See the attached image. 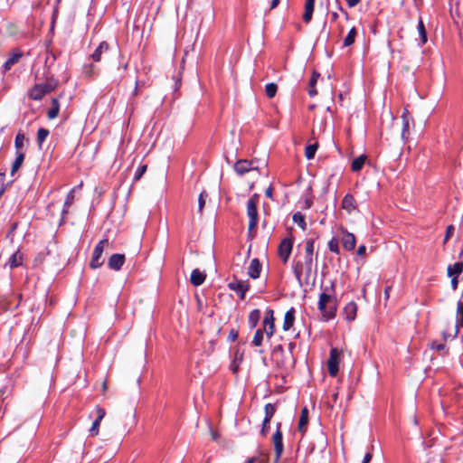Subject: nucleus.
<instances>
[{
	"instance_id": "nucleus-35",
	"label": "nucleus",
	"mask_w": 463,
	"mask_h": 463,
	"mask_svg": "<svg viewBox=\"0 0 463 463\" xmlns=\"http://www.w3.org/2000/svg\"><path fill=\"white\" fill-rule=\"evenodd\" d=\"M25 142V136L24 134L19 132L14 139V146L17 150V152H22L21 149L23 148Z\"/></svg>"
},
{
	"instance_id": "nucleus-19",
	"label": "nucleus",
	"mask_w": 463,
	"mask_h": 463,
	"mask_svg": "<svg viewBox=\"0 0 463 463\" xmlns=\"http://www.w3.org/2000/svg\"><path fill=\"white\" fill-rule=\"evenodd\" d=\"M109 50V46L108 43L101 42L97 49L94 51V52L91 54V58L94 61H99L101 60V55L103 53L108 52Z\"/></svg>"
},
{
	"instance_id": "nucleus-51",
	"label": "nucleus",
	"mask_w": 463,
	"mask_h": 463,
	"mask_svg": "<svg viewBox=\"0 0 463 463\" xmlns=\"http://www.w3.org/2000/svg\"><path fill=\"white\" fill-rule=\"evenodd\" d=\"M272 192H273V189L271 186H269L266 190H265V195L270 199H272Z\"/></svg>"
},
{
	"instance_id": "nucleus-44",
	"label": "nucleus",
	"mask_w": 463,
	"mask_h": 463,
	"mask_svg": "<svg viewBox=\"0 0 463 463\" xmlns=\"http://www.w3.org/2000/svg\"><path fill=\"white\" fill-rule=\"evenodd\" d=\"M146 165H141L137 167L134 175V180L138 181L146 171Z\"/></svg>"
},
{
	"instance_id": "nucleus-58",
	"label": "nucleus",
	"mask_w": 463,
	"mask_h": 463,
	"mask_svg": "<svg viewBox=\"0 0 463 463\" xmlns=\"http://www.w3.org/2000/svg\"><path fill=\"white\" fill-rule=\"evenodd\" d=\"M279 3V0H272L271 5H270V9H274L275 7H277Z\"/></svg>"
},
{
	"instance_id": "nucleus-27",
	"label": "nucleus",
	"mask_w": 463,
	"mask_h": 463,
	"mask_svg": "<svg viewBox=\"0 0 463 463\" xmlns=\"http://www.w3.org/2000/svg\"><path fill=\"white\" fill-rule=\"evenodd\" d=\"M59 111H60L59 100L57 99H52V107L50 108V109L47 112L48 118L49 119L55 118L58 116Z\"/></svg>"
},
{
	"instance_id": "nucleus-49",
	"label": "nucleus",
	"mask_w": 463,
	"mask_h": 463,
	"mask_svg": "<svg viewBox=\"0 0 463 463\" xmlns=\"http://www.w3.org/2000/svg\"><path fill=\"white\" fill-rule=\"evenodd\" d=\"M345 1L347 3L348 6L350 8H352V7H354L355 5H357L361 0H345Z\"/></svg>"
},
{
	"instance_id": "nucleus-24",
	"label": "nucleus",
	"mask_w": 463,
	"mask_h": 463,
	"mask_svg": "<svg viewBox=\"0 0 463 463\" xmlns=\"http://www.w3.org/2000/svg\"><path fill=\"white\" fill-rule=\"evenodd\" d=\"M24 161V152H16V157L12 165L11 175H14L18 169L22 166Z\"/></svg>"
},
{
	"instance_id": "nucleus-63",
	"label": "nucleus",
	"mask_w": 463,
	"mask_h": 463,
	"mask_svg": "<svg viewBox=\"0 0 463 463\" xmlns=\"http://www.w3.org/2000/svg\"><path fill=\"white\" fill-rule=\"evenodd\" d=\"M107 388H108L107 383H106V382H104V383H103V384H102V390H103V392H105V391L107 390Z\"/></svg>"
},
{
	"instance_id": "nucleus-14",
	"label": "nucleus",
	"mask_w": 463,
	"mask_h": 463,
	"mask_svg": "<svg viewBox=\"0 0 463 463\" xmlns=\"http://www.w3.org/2000/svg\"><path fill=\"white\" fill-rule=\"evenodd\" d=\"M125 262V255L113 254L109 259L108 265L111 269L119 270Z\"/></svg>"
},
{
	"instance_id": "nucleus-59",
	"label": "nucleus",
	"mask_w": 463,
	"mask_h": 463,
	"mask_svg": "<svg viewBox=\"0 0 463 463\" xmlns=\"http://www.w3.org/2000/svg\"><path fill=\"white\" fill-rule=\"evenodd\" d=\"M408 128H409V122L405 121L404 124H403L402 137H404V134L408 130Z\"/></svg>"
},
{
	"instance_id": "nucleus-18",
	"label": "nucleus",
	"mask_w": 463,
	"mask_h": 463,
	"mask_svg": "<svg viewBox=\"0 0 463 463\" xmlns=\"http://www.w3.org/2000/svg\"><path fill=\"white\" fill-rule=\"evenodd\" d=\"M293 271L298 284L302 285V278L304 277L306 279V269L304 263L301 261H296L293 264Z\"/></svg>"
},
{
	"instance_id": "nucleus-1",
	"label": "nucleus",
	"mask_w": 463,
	"mask_h": 463,
	"mask_svg": "<svg viewBox=\"0 0 463 463\" xmlns=\"http://www.w3.org/2000/svg\"><path fill=\"white\" fill-rule=\"evenodd\" d=\"M317 307L326 320L332 319L336 314V300L334 296L323 292L319 296Z\"/></svg>"
},
{
	"instance_id": "nucleus-34",
	"label": "nucleus",
	"mask_w": 463,
	"mask_h": 463,
	"mask_svg": "<svg viewBox=\"0 0 463 463\" xmlns=\"http://www.w3.org/2000/svg\"><path fill=\"white\" fill-rule=\"evenodd\" d=\"M49 130L43 128L38 129L37 132V144L41 147L43 143L45 141L47 137L49 136Z\"/></svg>"
},
{
	"instance_id": "nucleus-45",
	"label": "nucleus",
	"mask_w": 463,
	"mask_h": 463,
	"mask_svg": "<svg viewBox=\"0 0 463 463\" xmlns=\"http://www.w3.org/2000/svg\"><path fill=\"white\" fill-rule=\"evenodd\" d=\"M418 30H419V33L420 35L421 43H425L427 42V34H426L423 22L421 20H420V22H419Z\"/></svg>"
},
{
	"instance_id": "nucleus-60",
	"label": "nucleus",
	"mask_w": 463,
	"mask_h": 463,
	"mask_svg": "<svg viewBox=\"0 0 463 463\" xmlns=\"http://www.w3.org/2000/svg\"><path fill=\"white\" fill-rule=\"evenodd\" d=\"M230 337L232 338V341H234L237 337V334L232 331L230 334Z\"/></svg>"
},
{
	"instance_id": "nucleus-40",
	"label": "nucleus",
	"mask_w": 463,
	"mask_h": 463,
	"mask_svg": "<svg viewBox=\"0 0 463 463\" xmlns=\"http://www.w3.org/2000/svg\"><path fill=\"white\" fill-rule=\"evenodd\" d=\"M278 90V87L275 83H268L265 87L266 95L271 99L273 98Z\"/></svg>"
},
{
	"instance_id": "nucleus-37",
	"label": "nucleus",
	"mask_w": 463,
	"mask_h": 463,
	"mask_svg": "<svg viewBox=\"0 0 463 463\" xmlns=\"http://www.w3.org/2000/svg\"><path fill=\"white\" fill-rule=\"evenodd\" d=\"M317 144L315 143V144H312V145H308L307 147H306V150H305V156L306 157L310 160L312 158H314L315 156V154L317 150Z\"/></svg>"
},
{
	"instance_id": "nucleus-12",
	"label": "nucleus",
	"mask_w": 463,
	"mask_h": 463,
	"mask_svg": "<svg viewBox=\"0 0 463 463\" xmlns=\"http://www.w3.org/2000/svg\"><path fill=\"white\" fill-rule=\"evenodd\" d=\"M342 208L349 214L357 210L356 201L352 194H347L344 196L342 200Z\"/></svg>"
},
{
	"instance_id": "nucleus-7",
	"label": "nucleus",
	"mask_w": 463,
	"mask_h": 463,
	"mask_svg": "<svg viewBox=\"0 0 463 463\" xmlns=\"http://www.w3.org/2000/svg\"><path fill=\"white\" fill-rule=\"evenodd\" d=\"M280 423L278 424L277 426V430L276 432L274 433L273 435V445H274V450H275V455H276V458H275V463H277L282 453H283V449H284V445H283V435H282V432L280 431Z\"/></svg>"
},
{
	"instance_id": "nucleus-38",
	"label": "nucleus",
	"mask_w": 463,
	"mask_h": 463,
	"mask_svg": "<svg viewBox=\"0 0 463 463\" xmlns=\"http://www.w3.org/2000/svg\"><path fill=\"white\" fill-rule=\"evenodd\" d=\"M73 202H74V189H72L67 194V197H66V200L64 203V206H63V210H62V214H65L67 213L68 208L73 203Z\"/></svg>"
},
{
	"instance_id": "nucleus-42",
	"label": "nucleus",
	"mask_w": 463,
	"mask_h": 463,
	"mask_svg": "<svg viewBox=\"0 0 463 463\" xmlns=\"http://www.w3.org/2000/svg\"><path fill=\"white\" fill-rule=\"evenodd\" d=\"M457 317L458 325L463 327V302L461 301L458 302Z\"/></svg>"
},
{
	"instance_id": "nucleus-16",
	"label": "nucleus",
	"mask_w": 463,
	"mask_h": 463,
	"mask_svg": "<svg viewBox=\"0 0 463 463\" xmlns=\"http://www.w3.org/2000/svg\"><path fill=\"white\" fill-rule=\"evenodd\" d=\"M357 305L351 301L344 308V315L347 321H354L356 317Z\"/></svg>"
},
{
	"instance_id": "nucleus-5",
	"label": "nucleus",
	"mask_w": 463,
	"mask_h": 463,
	"mask_svg": "<svg viewBox=\"0 0 463 463\" xmlns=\"http://www.w3.org/2000/svg\"><path fill=\"white\" fill-rule=\"evenodd\" d=\"M342 352L337 348L330 350L329 358L327 361L328 373L332 377L336 376L339 371V364L341 361Z\"/></svg>"
},
{
	"instance_id": "nucleus-26",
	"label": "nucleus",
	"mask_w": 463,
	"mask_h": 463,
	"mask_svg": "<svg viewBox=\"0 0 463 463\" xmlns=\"http://www.w3.org/2000/svg\"><path fill=\"white\" fill-rule=\"evenodd\" d=\"M448 276L449 277H457L463 271V263L462 262H456L453 265H449L448 267Z\"/></svg>"
},
{
	"instance_id": "nucleus-8",
	"label": "nucleus",
	"mask_w": 463,
	"mask_h": 463,
	"mask_svg": "<svg viewBox=\"0 0 463 463\" xmlns=\"http://www.w3.org/2000/svg\"><path fill=\"white\" fill-rule=\"evenodd\" d=\"M273 314L274 312L272 309H268L262 322L263 330L265 331V334L269 339L272 337L275 331V318Z\"/></svg>"
},
{
	"instance_id": "nucleus-53",
	"label": "nucleus",
	"mask_w": 463,
	"mask_h": 463,
	"mask_svg": "<svg viewBox=\"0 0 463 463\" xmlns=\"http://www.w3.org/2000/svg\"><path fill=\"white\" fill-rule=\"evenodd\" d=\"M452 279H451V287L453 289H456L458 288V279H457V277H451Z\"/></svg>"
},
{
	"instance_id": "nucleus-30",
	"label": "nucleus",
	"mask_w": 463,
	"mask_h": 463,
	"mask_svg": "<svg viewBox=\"0 0 463 463\" xmlns=\"http://www.w3.org/2000/svg\"><path fill=\"white\" fill-rule=\"evenodd\" d=\"M260 318V311L259 309H253L250 313L249 319H248L250 326L251 328H254L258 325Z\"/></svg>"
},
{
	"instance_id": "nucleus-9",
	"label": "nucleus",
	"mask_w": 463,
	"mask_h": 463,
	"mask_svg": "<svg viewBox=\"0 0 463 463\" xmlns=\"http://www.w3.org/2000/svg\"><path fill=\"white\" fill-rule=\"evenodd\" d=\"M292 247L293 242L290 239L286 238L280 242L279 246V256L284 263L288 260Z\"/></svg>"
},
{
	"instance_id": "nucleus-36",
	"label": "nucleus",
	"mask_w": 463,
	"mask_h": 463,
	"mask_svg": "<svg viewBox=\"0 0 463 463\" xmlns=\"http://www.w3.org/2000/svg\"><path fill=\"white\" fill-rule=\"evenodd\" d=\"M264 332L265 331L263 330V328L256 330L252 340V343L255 346H260L262 345Z\"/></svg>"
},
{
	"instance_id": "nucleus-21",
	"label": "nucleus",
	"mask_w": 463,
	"mask_h": 463,
	"mask_svg": "<svg viewBox=\"0 0 463 463\" xmlns=\"http://www.w3.org/2000/svg\"><path fill=\"white\" fill-rule=\"evenodd\" d=\"M206 275L199 270L198 269H195L191 273V283L194 286H200L202 285L205 280Z\"/></svg>"
},
{
	"instance_id": "nucleus-52",
	"label": "nucleus",
	"mask_w": 463,
	"mask_h": 463,
	"mask_svg": "<svg viewBox=\"0 0 463 463\" xmlns=\"http://www.w3.org/2000/svg\"><path fill=\"white\" fill-rule=\"evenodd\" d=\"M372 459V454L370 452L366 453L362 463H369Z\"/></svg>"
},
{
	"instance_id": "nucleus-6",
	"label": "nucleus",
	"mask_w": 463,
	"mask_h": 463,
	"mask_svg": "<svg viewBox=\"0 0 463 463\" xmlns=\"http://www.w3.org/2000/svg\"><path fill=\"white\" fill-rule=\"evenodd\" d=\"M234 170L239 175H243L250 171L259 172V167L256 165V162L251 160L241 159L238 160L234 165Z\"/></svg>"
},
{
	"instance_id": "nucleus-31",
	"label": "nucleus",
	"mask_w": 463,
	"mask_h": 463,
	"mask_svg": "<svg viewBox=\"0 0 463 463\" xmlns=\"http://www.w3.org/2000/svg\"><path fill=\"white\" fill-rule=\"evenodd\" d=\"M23 257L17 251L14 253L8 260V265L11 269L16 268L22 264Z\"/></svg>"
},
{
	"instance_id": "nucleus-39",
	"label": "nucleus",
	"mask_w": 463,
	"mask_h": 463,
	"mask_svg": "<svg viewBox=\"0 0 463 463\" xmlns=\"http://www.w3.org/2000/svg\"><path fill=\"white\" fill-rule=\"evenodd\" d=\"M208 198V194L205 192V191H203L200 194H199V198H198V212L200 213H203V207L205 205V203H206V199Z\"/></svg>"
},
{
	"instance_id": "nucleus-20",
	"label": "nucleus",
	"mask_w": 463,
	"mask_h": 463,
	"mask_svg": "<svg viewBox=\"0 0 463 463\" xmlns=\"http://www.w3.org/2000/svg\"><path fill=\"white\" fill-rule=\"evenodd\" d=\"M314 7L315 0H306L305 11L303 14V20L306 24H308L311 21L314 13Z\"/></svg>"
},
{
	"instance_id": "nucleus-15",
	"label": "nucleus",
	"mask_w": 463,
	"mask_h": 463,
	"mask_svg": "<svg viewBox=\"0 0 463 463\" xmlns=\"http://www.w3.org/2000/svg\"><path fill=\"white\" fill-rule=\"evenodd\" d=\"M261 271V264L258 259L251 260L250 266L248 268V275L251 279H257L260 277Z\"/></svg>"
},
{
	"instance_id": "nucleus-33",
	"label": "nucleus",
	"mask_w": 463,
	"mask_h": 463,
	"mask_svg": "<svg viewBox=\"0 0 463 463\" xmlns=\"http://www.w3.org/2000/svg\"><path fill=\"white\" fill-rule=\"evenodd\" d=\"M293 222L296 224H298L303 231H305L307 229L305 216L301 213L298 212V213H294Z\"/></svg>"
},
{
	"instance_id": "nucleus-61",
	"label": "nucleus",
	"mask_w": 463,
	"mask_h": 463,
	"mask_svg": "<svg viewBox=\"0 0 463 463\" xmlns=\"http://www.w3.org/2000/svg\"><path fill=\"white\" fill-rule=\"evenodd\" d=\"M390 289H391V288H390V287H388V288H385V290H384V295H385V298H389V292H390Z\"/></svg>"
},
{
	"instance_id": "nucleus-64",
	"label": "nucleus",
	"mask_w": 463,
	"mask_h": 463,
	"mask_svg": "<svg viewBox=\"0 0 463 463\" xmlns=\"http://www.w3.org/2000/svg\"><path fill=\"white\" fill-rule=\"evenodd\" d=\"M254 461H255V458H249V459L247 460V462H246V463H254Z\"/></svg>"
},
{
	"instance_id": "nucleus-22",
	"label": "nucleus",
	"mask_w": 463,
	"mask_h": 463,
	"mask_svg": "<svg viewBox=\"0 0 463 463\" xmlns=\"http://www.w3.org/2000/svg\"><path fill=\"white\" fill-rule=\"evenodd\" d=\"M22 52L19 51H14L10 57L7 59V61L4 64V69L5 71H9L13 65H14L20 58L22 57Z\"/></svg>"
},
{
	"instance_id": "nucleus-47",
	"label": "nucleus",
	"mask_w": 463,
	"mask_h": 463,
	"mask_svg": "<svg viewBox=\"0 0 463 463\" xmlns=\"http://www.w3.org/2000/svg\"><path fill=\"white\" fill-rule=\"evenodd\" d=\"M128 416V418H129V420H130V422H129L130 426H129V429L128 430V431H127V432H128V433H129V432H130V430H131V429L135 426V424H136V420H135V418H136V413H135V412H131V413H129Z\"/></svg>"
},
{
	"instance_id": "nucleus-62",
	"label": "nucleus",
	"mask_w": 463,
	"mask_h": 463,
	"mask_svg": "<svg viewBox=\"0 0 463 463\" xmlns=\"http://www.w3.org/2000/svg\"><path fill=\"white\" fill-rule=\"evenodd\" d=\"M331 16H332V20L335 21L338 18V14L334 12V13H332Z\"/></svg>"
},
{
	"instance_id": "nucleus-32",
	"label": "nucleus",
	"mask_w": 463,
	"mask_h": 463,
	"mask_svg": "<svg viewBox=\"0 0 463 463\" xmlns=\"http://www.w3.org/2000/svg\"><path fill=\"white\" fill-rule=\"evenodd\" d=\"M357 32L355 27L351 28L345 38L344 39L343 45L345 47H348L352 45L354 43L355 37H356Z\"/></svg>"
},
{
	"instance_id": "nucleus-4",
	"label": "nucleus",
	"mask_w": 463,
	"mask_h": 463,
	"mask_svg": "<svg viewBox=\"0 0 463 463\" xmlns=\"http://www.w3.org/2000/svg\"><path fill=\"white\" fill-rule=\"evenodd\" d=\"M109 241L108 239L101 240L94 248L91 260H90V267L92 269H98L101 267L103 264V261L101 260L102 253L104 251V249L109 247Z\"/></svg>"
},
{
	"instance_id": "nucleus-57",
	"label": "nucleus",
	"mask_w": 463,
	"mask_h": 463,
	"mask_svg": "<svg viewBox=\"0 0 463 463\" xmlns=\"http://www.w3.org/2000/svg\"><path fill=\"white\" fill-rule=\"evenodd\" d=\"M210 431H211V434H212V438L213 440H217L218 438H219V435L216 431H214L213 430L210 429Z\"/></svg>"
},
{
	"instance_id": "nucleus-13",
	"label": "nucleus",
	"mask_w": 463,
	"mask_h": 463,
	"mask_svg": "<svg viewBox=\"0 0 463 463\" xmlns=\"http://www.w3.org/2000/svg\"><path fill=\"white\" fill-rule=\"evenodd\" d=\"M341 241L345 250H353L354 249L356 241L353 233L348 232L345 230H343V237Z\"/></svg>"
},
{
	"instance_id": "nucleus-11",
	"label": "nucleus",
	"mask_w": 463,
	"mask_h": 463,
	"mask_svg": "<svg viewBox=\"0 0 463 463\" xmlns=\"http://www.w3.org/2000/svg\"><path fill=\"white\" fill-rule=\"evenodd\" d=\"M97 418L93 421L91 428L90 429V432L91 436H97L99 434V428L101 420L104 419L106 415V411L103 408L97 406L96 407Z\"/></svg>"
},
{
	"instance_id": "nucleus-56",
	"label": "nucleus",
	"mask_w": 463,
	"mask_h": 463,
	"mask_svg": "<svg viewBox=\"0 0 463 463\" xmlns=\"http://www.w3.org/2000/svg\"><path fill=\"white\" fill-rule=\"evenodd\" d=\"M268 432V425H264V421L262 422V429L260 430V433L265 436Z\"/></svg>"
},
{
	"instance_id": "nucleus-10",
	"label": "nucleus",
	"mask_w": 463,
	"mask_h": 463,
	"mask_svg": "<svg viewBox=\"0 0 463 463\" xmlns=\"http://www.w3.org/2000/svg\"><path fill=\"white\" fill-rule=\"evenodd\" d=\"M229 288L235 291L241 299L245 298L246 292L250 288V285L244 280H234L229 283Z\"/></svg>"
},
{
	"instance_id": "nucleus-50",
	"label": "nucleus",
	"mask_w": 463,
	"mask_h": 463,
	"mask_svg": "<svg viewBox=\"0 0 463 463\" xmlns=\"http://www.w3.org/2000/svg\"><path fill=\"white\" fill-rule=\"evenodd\" d=\"M365 251H366V248L364 245H361L359 246L358 250H357V255L358 256H364L365 254Z\"/></svg>"
},
{
	"instance_id": "nucleus-2",
	"label": "nucleus",
	"mask_w": 463,
	"mask_h": 463,
	"mask_svg": "<svg viewBox=\"0 0 463 463\" xmlns=\"http://www.w3.org/2000/svg\"><path fill=\"white\" fill-rule=\"evenodd\" d=\"M57 87V81L53 79H49L43 83L35 84L30 93L29 96L32 99L40 100L44 95L52 92Z\"/></svg>"
},
{
	"instance_id": "nucleus-43",
	"label": "nucleus",
	"mask_w": 463,
	"mask_h": 463,
	"mask_svg": "<svg viewBox=\"0 0 463 463\" xmlns=\"http://www.w3.org/2000/svg\"><path fill=\"white\" fill-rule=\"evenodd\" d=\"M328 249L331 252L335 254L339 253L338 241L335 238H332L328 242Z\"/></svg>"
},
{
	"instance_id": "nucleus-25",
	"label": "nucleus",
	"mask_w": 463,
	"mask_h": 463,
	"mask_svg": "<svg viewBox=\"0 0 463 463\" xmlns=\"http://www.w3.org/2000/svg\"><path fill=\"white\" fill-rule=\"evenodd\" d=\"M308 422V410L305 407L301 411V415L298 421V430L300 432L306 431V427Z\"/></svg>"
},
{
	"instance_id": "nucleus-55",
	"label": "nucleus",
	"mask_w": 463,
	"mask_h": 463,
	"mask_svg": "<svg viewBox=\"0 0 463 463\" xmlns=\"http://www.w3.org/2000/svg\"><path fill=\"white\" fill-rule=\"evenodd\" d=\"M444 347H445V345L443 344H437V345L433 344L432 345V348L436 349V350H439H439H443Z\"/></svg>"
},
{
	"instance_id": "nucleus-17",
	"label": "nucleus",
	"mask_w": 463,
	"mask_h": 463,
	"mask_svg": "<svg viewBox=\"0 0 463 463\" xmlns=\"http://www.w3.org/2000/svg\"><path fill=\"white\" fill-rule=\"evenodd\" d=\"M295 313H296V310L294 307H291L290 309H288L285 316H284V321H283V326H282V328L284 331H288L294 322H295Z\"/></svg>"
},
{
	"instance_id": "nucleus-46",
	"label": "nucleus",
	"mask_w": 463,
	"mask_h": 463,
	"mask_svg": "<svg viewBox=\"0 0 463 463\" xmlns=\"http://www.w3.org/2000/svg\"><path fill=\"white\" fill-rule=\"evenodd\" d=\"M453 233H454V227L452 225L448 226L444 242H447V241L453 235Z\"/></svg>"
},
{
	"instance_id": "nucleus-41",
	"label": "nucleus",
	"mask_w": 463,
	"mask_h": 463,
	"mask_svg": "<svg viewBox=\"0 0 463 463\" xmlns=\"http://www.w3.org/2000/svg\"><path fill=\"white\" fill-rule=\"evenodd\" d=\"M315 241L313 239H308L305 244V255L313 256L314 255V246Z\"/></svg>"
},
{
	"instance_id": "nucleus-28",
	"label": "nucleus",
	"mask_w": 463,
	"mask_h": 463,
	"mask_svg": "<svg viewBox=\"0 0 463 463\" xmlns=\"http://www.w3.org/2000/svg\"><path fill=\"white\" fill-rule=\"evenodd\" d=\"M264 411H265L264 425H268L269 423L271 418L275 414L276 407L274 404L267 403L264 407Z\"/></svg>"
},
{
	"instance_id": "nucleus-48",
	"label": "nucleus",
	"mask_w": 463,
	"mask_h": 463,
	"mask_svg": "<svg viewBox=\"0 0 463 463\" xmlns=\"http://www.w3.org/2000/svg\"><path fill=\"white\" fill-rule=\"evenodd\" d=\"M318 77H319V74L314 71L312 74V77L309 80V87H314L316 85Z\"/></svg>"
},
{
	"instance_id": "nucleus-29",
	"label": "nucleus",
	"mask_w": 463,
	"mask_h": 463,
	"mask_svg": "<svg viewBox=\"0 0 463 463\" xmlns=\"http://www.w3.org/2000/svg\"><path fill=\"white\" fill-rule=\"evenodd\" d=\"M366 156L365 155H361L360 156H358L357 158H355L353 162H352V165H351V169L352 171L354 172H358L360 171L365 161H366Z\"/></svg>"
},
{
	"instance_id": "nucleus-23",
	"label": "nucleus",
	"mask_w": 463,
	"mask_h": 463,
	"mask_svg": "<svg viewBox=\"0 0 463 463\" xmlns=\"http://www.w3.org/2000/svg\"><path fill=\"white\" fill-rule=\"evenodd\" d=\"M302 263H304V265H305L306 280L307 281L309 277L312 274V271H313V267H314L313 256L304 255V261Z\"/></svg>"
},
{
	"instance_id": "nucleus-54",
	"label": "nucleus",
	"mask_w": 463,
	"mask_h": 463,
	"mask_svg": "<svg viewBox=\"0 0 463 463\" xmlns=\"http://www.w3.org/2000/svg\"><path fill=\"white\" fill-rule=\"evenodd\" d=\"M317 91L315 86L309 87V90H308L309 96L314 97L315 95H317Z\"/></svg>"
},
{
	"instance_id": "nucleus-3",
	"label": "nucleus",
	"mask_w": 463,
	"mask_h": 463,
	"mask_svg": "<svg viewBox=\"0 0 463 463\" xmlns=\"http://www.w3.org/2000/svg\"><path fill=\"white\" fill-rule=\"evenodd\" d=\"M259 194H254L247 202V215L250 219L249 231L255 230L258 224L257 204L259 203Z\"/></svg>"
}]
</instances>
